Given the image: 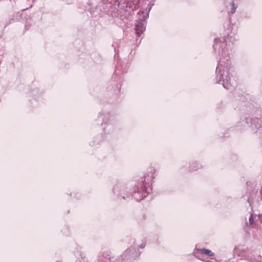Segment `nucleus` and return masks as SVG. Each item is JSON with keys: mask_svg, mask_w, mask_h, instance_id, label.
I'll return each instance as SVG.
<instances>
[{"mask_svg": "<svg viewBox=\"0 0 262 262\" xmlns=\"http://www.w3.org/2000/svg\"><path fill=\"white\" fill-rule=\"evenodd\" d=\"M249 222L250 224H252L253 222H252V216L251 215L250 219H249Z\"/></svg>", "mask_w": 262, "mask_h": 262, "instance_id": "5", "label": "nucleus"}, {"mask_svg": "<svg viewBox=\"0 0 262 262\" xmlns=\"http://www.w3.org/2000/svg\"><path fill=\"white\" fill-rule=\"evenodd\" d=\"M216 72L217 73V78L219 79L217 83H221L222 81L223 86L227 90H231L235 86L236 80L229 70L224 69L222 72V65L219 64L216 68Z\"/></svg>", "mask_w": 262, "mask_h": 262, "instance_id": "1", "label": "nucleus"}, {"mask_svg": "<svg viewBox=\"0 0 262 262\" xmlns=\"http://www.w3.org/2000/svg\"><path fill=\"white\" fill-rule=\"evenodd\" d=\"M145 23L142 20L138 21L136 26V31L138 36H139L145 30Z\"/></svg>", "mask_w": 262, "mask_h": 262, "instance_id": "2", "label": "nucleus"}, {"mask_svg": "<svg viewBox=\"0 0 262 262\" xmlns=\"http://www.w3.org/2000/svg\"><path fill=\"white\" fill-rule=\"evenodd\" d=\"M200 253L201 254H205L209 256H213L214 253L210 250L206 249H195L194 254Z\"/></svg>", "mask_w": 262, "mask_h": 262, "instance_id": "3", "label": "nucleus"}, {"mask_svg": "<svg viewBox=\"0 0 262 262\" xmlns=\"http://www.w3.org/2000/svg\"><path fill=\"white\" fill-rule=\"evenodd\" d=\"M144 247H145V245H144L143 244L140 246V247L142 248H143Z\"/></svg>", "mask_w": 262, "mask_h": 262, "instance_id": "6", "label": "nucleus"}, {"mask_svg": "<svg viewBox=\"0 0 262 262\" xmlns=\"http://www.w3.org/2000/svg\"><path fill=\"white\" fill-rule=\"evenodd\" d=\"M230 6H231V13L234 14L236 12L237 6L233 2L230 3Z\"/></svg>", "mask_w": 262, "mask_h": 262, "instance_id": "4", "label": "nucleus"}, {"mask_svg": "<svg viewBox=\"0 0 262 262\" xmlns=\"http://www.w3.org/2000/svg\"><path fill=\"white\" fill-rule=\"evenodd\" d=\"M212 262H214V261H212Z\"/></svg>", "mask_w": 262, "mask_h": 262, "instance_id": "8", "label": "nucleus"}, {"mask_svg": "<svg viewBox=\"0 0 262 262\" xmlns=\"http://www.w3.org/2000/svg\"><path fill=\"white\" fill-rule=\"evenodd\" d=\"M212 262H214V261H212Z\"/></svg>", "mask_w": 262, "mask_h": 262, "instance_id": "7", "label": "nucleus"}]
</instances>
